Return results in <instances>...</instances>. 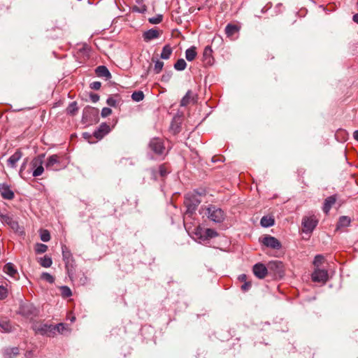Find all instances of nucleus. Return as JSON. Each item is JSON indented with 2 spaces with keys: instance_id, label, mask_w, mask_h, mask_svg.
<instances>
[{
  "instance_id": "obj_35",
  "label": "nucleus",
  "mask_w": 358,
  "mask_h": 358,
  "mask_svg": "<svg viewBox=\"0 0 358 358\" xmlns=\"http://www.w3.org/2000/svg\"><path fill=\"white\" fill-rule=\"evenodd\" d=\"M144 94L142 91H136L131 94V99L135 101H141L143 99Z\"/></svg>"
},
{
  "instance_id": "obj_3",
  "label": "nucleus",
  "mask_w": 358,
  "mask_h": 358,
  "mask_svg": "<svg viewBox=\"0 0 358 358\" xmlns=\"http://www.w3.org/2000/svg\"><path fill=\"white\" fill-rule=\"evenodd\" d=\"M99 109L94 107H85L83 112V120L85 123L92 124L99 121Z\"/></svg>"
},
{
  "instance_id": "obj_26",
  "label": "nucleus",
  "mask_w": 358,
  "mask_h": 358,
  "mask_svg": "<svg viewBox=\"0 0 358 358\" xmlns=\"http://www.w3.org/2000/svg\"><path fill=\"white\" fill-rule=\"evenodd\" d=\"M96 73L99 76L108 78L111 76L110 71L105 66H99L96 69Z\"/></svg>"
},
{
  "instance_id": "obj_32",
  "label": "nucleus",
  "mask_w": 358,
  "mask_h": 358,
  "mask_svg": "<svg viewBox=\"0 0 358 358\" xmlns=\"http://www.w3.org/2000/svg\"><path fill=\"white\" fill-rule=\"evenodd\" d=\"M350 224V218L348 216H341L337 224V229L341 227H346Z\"/></svg>"
},
{
  "instance_id": "obj_25",
  "label": "nucleus",
  "mask_w": 358,
  "mask_h": 358,
  "mask_svg": "<svg viewBox=\"0 0 358 358\" xmlns=\"http://www.w3.org/2000/svg\"><path fill=\"white\" fill-rule=\"evenodd\" d=\"M0 328L1 331L5 333H9L12 331V325L9 320L6 319H2L0 320Z\"/></svg>"
},
{
  "instance_id": "obj_17",
  "label": "nucleus",
  "mask_w": 358,
  "mask_h": 358,
  "mask_svg": "<svg viewBox=\"0 0 358 358\" xmlns=\"http://www.w3.org/2000/svg\"><path fill=\"white\" fill-rule=\"evenodd\" d=\"M336 195H332L329 197H327L324 202V205L322 207V210L325 214H328L329 210H331L332 206L336 203Z\"/></svg>"
},
{
  "instance_id": "obj_24",
  "label": "nucleus",
  "mask_w": 358,
  "mask_h": 358,
  "mask_svg": "<svg viewBox=\"0 0 358 358\" xmlns=\"http://www.w3.org/2000/svg\"><path fill=\"white\" fill-rule=\"evenodd\" d=\"M194 100V94L191 90H188L180 101L181 106H187Z\"/></svg>"
},
{
  "instance_id": "obj_34",
  "label": "nucleus",
  "mask_w": 358,
  "mask_h": 358,
  "mask_svg": "<svg viewBox=\"0 0 358 358\" xmlns=\"http://www.w3.org/2000/svg\"><path fill=\"white\" fill-rule=\"evenodd\" d=\"M187 66V63L183 59H179L174 64V68L177 71H183Z\"/></svg>"
},
{
  "instance_id": "obj_11",
  "label": "nucleus",
  "mask_w": 358,
  "mask_h": 358,
  "mask_svg": "<svg viewBox=\"0 0 358 358\" xmlns=\"http://www.w3.org/2000/svg\"><path fill=\"white\" fill-rule=\"evenodd\" d=\"M262 243L268 248L273 249H280L281 248L280 242L273 236H266L264 237Z\"/></svg>"
},
{
  "instance_id": "obj_53",
  "label": "nucleus",
  "mask_w": 358,
  "mask_h": 358,
  "mask_svg": "<svg viewBox=\"0 0 358 358\" xmlns=\"http://www.w3.org/2000/svg\"><path fill=\"white\" fill-rule=\"evenodd\" d=\"M90 98H91V100L93 101V102H96L99 101V96L97 95V94H91L90 95Z\"/></svg>"
},
{
  "instance_id": "obj_33",
  "label": "nucleus",
  "mask_w": 358,
  "mask_h": 358,
  "mask_svg": "<svg viewBox=\"0 0 358 358\" xmlns=\"http://www.w3.org/2000/svg\"><path fill=\"white\" fill-rule=\"evenodd\" d=\"M40 264L44 268H49L52 264V259L48 256L40 258Z\"/></svg>"
},
{
  "instance_id": "obj_15",
  "label": "nucleus",
  "mask_w": 358,
  "mask_h": 358,
  "mask_svg": "<svg viewBox=\"0 0 358 358\" xmlns=\"http://www.w3.org/2000/svg\"><path fill=\"white\" fill-rule=\"evenodd\" d=\"M110 130V127L107 124L103 123L100 125L99 128L94 132V136L97 139H101Z\"/></svg>"
},
{
  "instance_id": "obj_36",
  "label": "nucleus",
  "mask_w": 358,
  "mask_h": 358,
  "mask_svg": "<svg viewBox=\"0 0 358 358\" xmlns=\"http://www.w3.org/2000/svg\"><path fill=\"white\" fill-rule=\"evenodd\" d=\"M78 107H77V103L76 101H73L72 103H71L69 104V106H68L66 110H67V113L70 115H75L77 111H78Z\"/></svg>"
},
{
  "instance_id": "obj_38",
  "label": "nucleus",
  "mask_w": 358,
  "mask_h": 358,
  "mask_svg": "<svg viewBox=\"0 0 358 358\" xmlns=\"http://www.w3.org/2000/svg\"><path fill=\"white\" fill-rule=\"evenodd\" d=\"M48 246L43 243H37L35 246V251L38 254H42L47 251Z\"/></svg>"
},
{
  "instance_id": "obj_13",
  "label": "nucleus",
  "mask_w": 358,
  "mask_h": 358,
  "mask_svg": "<svg viewBox=\"0 0 358 358\" xmlns=\"http://www.w3.org/2000/svg\"><path fill=\"white\" fill-rule=\"evenodd\" d=\"M0 193L4 199L12 200L14 198V192L6 183L0 184Z\"/></svg>"
},
{
  "instance_id": "obj_45",
  "label": "nucleus",
  "mask_w": 358,
  "mask_h": 358,
  "mask_svg": "<svg viewBox=\"0 0 358 358\" xmlns=\"http://www.w3.org/2000/svg\"><path fill=\"white\" fill-rule=\"evenodd\" d=\"M159 174L162 177L166 176L169 172L170 170L165 164H162L159 166Z\"/></svg>"
},
{
  "instance_id": "obj_2",
  "label": "nucleus",
  "mask_w": 358,
  "mask_h": 358,
  "mask_svg": "<svg viewBox=\"0 0 358 358\" xmlns=\"http://www.w3.org/2000/svg\"><path fill=\"white\" fill-rule=\"evenodd\" d=\"M62 258L65 263V267L66 270V273L69 277L71 280L73 279V272H74V264L75 261L73 257V255L69 249V248L62 245Z\"/></svg>"
},
{
  "instance_id": "obj_5",
  "label": "nucleus",
  "mask_w": 358,
  "mask_h": 358,
  "mask_svg": "<svg viewBox=\"0 0 358 358\" xmlns=\"http://www.w3.org/2000/svg\"><path fill=\"white\" fill-rule=\"evenodd\" d=\"M329 278L328 271L324 268H315L311 279L315 282L324 284Z\"/></svg>"
},
{
  "instance_id": "obj_51",
  "label": "nucleus",
  "mask_w": 358,
  "mask_h": 358,
  "mask_svg": "<svg viewBox=\"0 0 358 358\" xmlns=\"http://www.w3.org/2000/svg\"><path fill=\"white\" fill-rule=\"evenodd\" d=\"M101 86V83L99 81H94L90 84V88L94 90H99Z\"/></svg>"
},
{
  "instance_id": "obj_23",
  "label": "nucleus",
  "mask_w": 358,
  "mask_h": 358,
  "mask_svg": "<svg viewBox=\"0 0 358 358\" xmlns=\"http://www.w3.org/2000/svg\"><path fill=\"white\" fill-rule=\"evenodd\" d=\"M121 102V98L120 95L115 94L107 99L106 103L108 106L112 107H117Z\"/></svg>"
},
{
  "instance_id": "obj_48",
  "label": "nucleus",
  "mask_w": 358,
  "mask_h": 358,
  "mask_svg": "<svg viewBox=\"0 0 358 358\" xmlns=\"http://www.w3.org/2000/svg\"><path fill=\"white\" fill-rule=\"evenodd\" d=\"M2 220L3 222H6L7 224H10L12 228H14L15 226L17 225V223L13 221L12 219L8 217V215H3L2 216Z\"/></svg>"
},
{
  "instance_id": "obj_14",
  "label": "nucleus",
  "mask_w": 358,
  "mask_h": 358,
  "mask_svg": "<svg viewBox=\"0 0 358 358\" xmlns=\"http://www.w3.org/2000/svg\"><path fill=\"white\" fill-rule=\"evenodd\" d=\"M162 34L161 30L157 29H150L145 31L143 34V40L146 42L159 38Z\"/></svg>"
},
{
  "instance_id": "obj_6",
  "label": "nucleus",
  "mask_w": 358,
  "mask_h": 358,
  "mask_svg": "<svg viewBox=\"0 0 358 358\" xmlns=\"http://www.w3.org/2000/svg\"><path fill=\"white\" fill-rule=\"evenodd\" d=\"M317 223L318 220L315 215L304 217L302 220L303 231L306 233L312 232L317 225Z\"/></svg>"
},
{
  "instance_id": "obj_54",
  "label": "nucleus",
  "mask_w": 358,
  "mask_h": 358,
  "mask_svg": "<svg viewBox=\"0 0 358 358\" xmlns=\"http://www.w3.org/2000/svg\"><path fill=\"white\" fill-rule=\"evenodd\" d=\"M238 280L244 283L247 281V275L245 274H241L238 276Z\"/></svg>"
},
{
  "instance_id": "obj_58",
  "label": "nucleus",
  "mask_w": 358,
  "mask_h": 358,
  "mask_svg": "<svg viewBox=\"0 0 358 358\" xmlns=\"http://www.w3.org/2000/svg\"><path fill=\"white\" fill-rule=\"evenodd\" d=\"M169 78V76H163V79L164 80H165V79L168 80Z\"/></svg>"
},
{
  "instance_id": "obj_59",
  "label": "nucleus",
  "mask_w": 358,
  "mask_h": 358,
  "mask_svg": "<svg viewBox=\"0 0 358 358\" xmlns=\"http://www.w3.org/2000/svg\"><path fill=\"white\" fill-rule=\"evenodd\" d=\"M83 135H84L85 138H86V136H88V134L86 133H85Z\"/></svg>"
},
{
  "instance_id": "obj_9",
  "label": "nucleus",
  "mask_w": 358,
  "mask_h": 358,
  "mask_svg": "<svg viewBox=\"0 0 358 358\" xmlns=\"http://www.w3.org/2000/svg\"><path fill=\"white\" fill-rule=\"evenodd\" d=\"M18 313L26 317H33L36 316L37 310L32 304L26 303L20 305Z\"/></svg>"
},
{
  "instance_id": "obj_42",
  "label": "nucleus",
  "mask_w": 358,
  "mask_h": 358,
  "mask_svg": "<svg viewBox=\"0 0 358 358\" xmlns=\"http://www.w3.org/2000/svg\"><path fill=\"white\" fill-rule=\"evenodd\" d=\"M164 66V62L159 60H157L155 64L154 71L155 73H159Z\"/></svg>"
},
{
  "instance_id": "obj_19",
  "label": "nucleus",
  "mask_w": 358,
  "mask_h": 358,
  "mask_svg": "<svg viewBox=\"0 0 358 358\" xmlns=\"http://www.w3.org/2000/svg\"><path fill=\"white\" fill-rule=\"evenodd\" d=\"M38 331L42 334V335H47L48 336H54L53 331L54 328L53 325L51 324H42L40 328L38 329Z\"/></svg>"
},
{
  "instance_id": "obj_47",
  "label": "nucleus",
  "mask_w": 358,
  "mask_h": 358,
  "mask_svg": "<svg viewBox=\"0 0 358 358\" xmlns=\"http://www.w3.org/2000/svg\"><path fill=\"white\" fill-rule=\"evenodd\" d=\"M323 260H324V257L322 255H316L315 257V259H314V261H313V264H314L315 267V268H319V266L323 262Z\"/></svg>"
},
{
  "instance_id": "obj_41",
  "label": "nucleus",
  "mask_w": 358,
  "mask_h": 358,
  "mask_svg": "<svg viewBox=\"0 0 358 358\" xmlns=\"http://www.w3.org/2000/svg\"><path fill=\"white\" fill-rule=\"evenodd\" d=\"M54 331L53 334H55V332H58L60 334H62L64 331L66 329V326L63 323H59L57 325H53Z\"/></svg>"
},
{
  "instance_id": "obj_18",
  "label": "nucleus",
  "mask_w": 358,
  "mask_h": 358,
  "mask_svg": "<svg viewBox=\"0 0 358 358\" xmlns=\"http://www.w3.org/2000/svg\"><path fill=\"white\" fill-rule=\"evenodd\" d=\"M3 271L5 273L8 275L9 276L16 278V275H17V271L15 268V266L12 263H7L4 265Z\"/></svg>"
},
{
  "instance_id": "obj_37",
  "label": "nucleus",
  "mask_w": 358,
  "mask_h": 358,
  "mask_svg": "<svg viewBox=\"0 0 358 358\" xmlns=\"http://www.w3.org/2000/svg\"><path fill=\"white\" fill-rule=\"evenodd\" d=\"M61 294L64 298H68L72 295L71 289L67 286H62L61 288Z\"/></svg>"
},
{
  "instance_id": "obj_39",
  "label": "nucleus",
  "mask_w": 358,
  "mask_h": 358,
  "mask_svg": "<svg viewBox=\"0 0 358 358\" xmlns=\"http://www.w3.org/2000/svg\"><path fill=\"white\" fill-rule=\"evenodd\" d=\"M41 278L50 283H53L55 281V278L52 275L46 272H43L41 274Z\"/></svg>"
},
{
  "instance_id": "obj_55",
  "label": "nucleus",
  "mask_w": 358,
  "mask_h": 358,
  "mask_svg": "<svg viewBox=\"0 0 358 358\" xmlns=\"http://www.w3.org/2000/svg\"><path fill=\"white\" fill-rule=\"evenodd\" d=\"M354 138L358 141V130L355 131L353 134Z\"/></svg>"
},
{
  "instance_id": "obj_21",
  "label": "nucleus",
  "mask_w": 358,
  "mask_h": 358,
  "mask_svg": "<svg viewBox=\"0 0 358 358\" xmlns=\"http://www.w3.org/2000/svg\"><path fill=\"white\" fill-rule=\"evenodd\" d=\"M268 267L275 273H280L283 270V264L280 261H271L269 262Z\"/></svg>"
},
{
  "instance_id": "obj_12",
  "label": "nucleus",
  "mask_w": 358,
  "mask_h": 358,
  "mask_svg": "<svg viewBox=\"0 0 358 358\" xmlns=\"http://www.w3.org/2000/svg\"><path fill=\"white\" fill-rule=\"evenodd\" d=\"M252 271L255 275L259 279H264L268 273L267 268L262 263L255 264Z\"/></svg>"
},
{
  "instance_id": "obj_22",
  "label": "nucleus",
  "mask_w": 358,
  "mask_h": 358,
  "mask_svg": "<svg viewBox=\"0 0 358 358\" xmlns=\"http://www.w3.org/2000/svg\"><path fill=\"white\" fill-rule=\"evenodd\" d=\"M239 31V27L233 24H228L225 27V34L229 38H232L233 36L238 33Z\"/></svg>"
},
{
  "instance_id": "obj_16",
  "label": "nucleus",
  "mask_w": 358,
  "mask_h": 358,
  "mask_svg": "<svg viewBox=\"0 0 358 358\" xmlns=\"http://www.w3.org/2000/svg\"><path fill=\"white\" fill-rule=\"evenodd\" d=\"M22 153L20 150H17L13 155H12L7 161L8 166L10 168H15L17 162L21 159Z\"/></svg>"
},
{
  "instance_id": "obj_40",
  "label": "nucleus",
  "mask_w": 358,
  "mask_h": 358,
  "mask_svg": "<svg viewBox=\"0 0 358 358\" xmlns=\"http://www.w3.org/2000/svg\"><path fill=\"white\" fill-rule=\"evenodd\" d=\"M8 291L6 286L0 285V300H3L8 296Z\"/></svg>"
},
{
  "instance_id": "obj_28",
  "label": "nucleus",
  "mask_w": 358,
  "mask_h": 358,
  "mask_svg": "<svg viewBox=\"0 0 358 358\" xmlns=\"http://www.w3.org/2000/svg\"><path fill=\"white\" fill-rule=\"evenodd\" d=\"M172 48L169 45L164 46L160 55V57L163 59H169L172 54Z\"/></svg>"
},
{
  "instance_id": "obj_44",
  "label": "nucleus",
  "mask_w": 358,
  "mask_h": 358,
  "mask_svg": "<svg viewBox=\"0 0 358 358\" xmlns=\"http://www.w3.org/2000/svg\"><path fill=\"white\" fill-rule=\"evenodd\" d=\"M139 6H135L132 8L133 11L143 13L147 10V6L145 4H138Z\"/></svg>"
},
{
  "instance_id": "obj_7",
  "label": "nucleus",
  "mask_w": 358,
  "mask_h": 358,
  "mask_svg": "<svg viewBox=\"0 0 358 358\" xmlns=\"http://www.w3.org/2000/svg\"><path fill=\"white\" fill-rule=\"evenodd\" d=\"M195 234L201 241L208 240L218 236V233L215 229H202L200 227L196 229Z\"/></svg>"
},
{
  "instance_id": "obj_46",
  "label": "nucleus",
  "mask_w": 358,
  "mask_h": 358,
  "mask_svg": "<svg viewBox=\"0 0 358 358\" xmlns=\"http://www.w3.org/2000/svg\"><path fill=\"white\" fill-rule=\"evenodd\" d=\"M41 239L43 242H48L50 239V234L48 230H43L41 233Z\"/></svg>"
},
{
  "instance_id": "obj_50",
  "label": "nucleus",
  "mask_w": 358,
  "mask_h": 358,
  "mask_svg": "<svg viewBox=\"0 0 358 358\" xmlns=\"http://www.w3.org/2000/svg\"><path fill=\"white\" fill-rule=\"evenodd\" d=\"M112 113V110L110 108H103L101 110V116L103 117H106Z\"/></svg>"
},
{
  "instance_id": "obj_10",
  "label": "nucleus",
  "mask_w": 358,
  "mask_h": 358,
  "mask_svg": "<svg viewBox=\"0 0 358 358\" xmlns=\"http://www.w3.org/2000/svg\"><path fill=\"white\" fill-rule=\"evenodd\" d=\"M48 170L58 171L62 168L60 163L59 157L57 155H52L48 158L45 164Z\"/></svg>"
},
{
  "instance_id": "obj_20",
  "label": "nucleus",
  "mask_w": 358,
  "mask_h": 358,
  "mask_svg": "<svg viewBox=\"0 0 358 358\" xmlns=\"http://www.w3.org/2000/svg\"><path fill=\"white\" fill-rule=\"evenodd\" d=\"M213 50L211 49V47L208 45L206 46L203 52V60L204 62H206L207 64H211L213 62V57H212Z\"/></svg>"
},
{
  "instance_id": "obj_4",
  "label": "nucleus",
  "mask_w": 358,
  "mask_h": 358,
  "mask_svg": "<svg viewBox=\"0 0 358 358\" xmlns=\"http://www.w3.org/2000/svg\"><path fill=\"white\" fill-rule=\"evenodd\" d=\"M201 203L198 196L194 194H188L185 196V204L187 208L186 214H192Z\"/></svg>"
},
{
  "instance_id": "obj_27",
  "label": "nucleus",
  "mask_w": 358,
  "mask_h": 358,
  "mask_svg": "<svg viewBox=\"0 0 358 358\" xmlns=\"http://www.w3.org/2000/svg\"><path fill=\"white\" fill-rule=\"evenodd\" d=\"M196 56V47L192 46L185 51V58L187 61H193Z\"/></svg>"
},
{
  "instance_id": "obj_57",
  "label": "nucleus",
  "mask_w": 358,
  "mask_h": 358,
  "mask_svg": "<svg viewBox=\"0 0 358 358\" xmlns=\"http://www.w3.org/2000/svg\"><path fill=\"white\" fill-rule=\"evenodd\" d=\"M136 1L138 4H143L144 0H136Z\"/></svg>"
},
{
  "instance_id": "obj_43",
  "label": "nucleus",
  "mask_w": 358,
  "mask_h": 358,
  "mask_svg": "<svg viewBox=\"0 0 358 358\" xmlns=\"http://www.w3.org/2000/svg\"><path fill=\"white\" fill-rule=\"evenodd\" d=\"M43 171L44 168L43 166V164H39V166L36 167V169H34L32 175L34 177H38L41 176Z\"/></svg>"
},
{
  "instance_id": "obj_29",
  "label": "nucleus",
  "mask_w": 358,
  "mask_h": 358,
  "mask_svg": "<svg viewBox=\"0 0 358 358\" xmlns=\"http://www.w3.org/2000/svg\"><path fill=\"white\" fill-rule=\"evenodd\" d=\"M19 354L17 348H7L4 350L3 356L5 358H13Z\"/></svg>"
},
{
  "instance_id": "obj_1",
  "label": "nucleus",
  "mask_w": 358,
  "mask_h": 358,
  "mask_svg": "<svg viewBox=\"0 0 358 358\" xmlns=\"http://www.w3.org/2000/svg\"><path fill=\"white\" fill-rule=\"evenodd\" d=\"M201 213L210 220L216 222H222L226 217L225 213L220 208L213 205L202 208Z\"/></svg>"
},
{
  "instance_id": "obj_52",
  "label": "nucleus",
  "mask_w": 358,
  "mask_h": 358,
  "mask_svg": "<svg viewBox=\"0 0 358 358\" xmlns=\"http://www.w3.org/2000/svg\"><path fill=\"white\" fill-rule=\"evenodd\" d=\"M251 286H252V283L250 282H245L241 286V289L244 292H246L250 289Z\"/></svg>"
},
{
  "instance_id": "obj_30",
  "label": "nucleus",
  "mask_w": 358,
  "mask_h": 358,
  "mask_svg": "<svg viewBox=\"0 0 358 358\" xmlns=\"http://www.w3.org/2000/svg\"><path fill=\"white\" fill-rule=\"evenodd\" d=\"M44 157H45L44 155H40L32 159V161L31 162V166L33 170L36 169V167H38L39 166V164H43Z\"/></svg>"
},
{
  "instance_id": "obj_8",
  "label": "nucleus",
  "mask_w": 358,
  "mask_h": 358,
  "mask_svg": "<svg viewBox=\"0 0 358 358\" xmlns=\"http://www.w3.org/2000/svg\"><path fill=\"white\" fill-rule=\"evenodd\" d=\"M149 148L157 155H162L165 151L164 141L160 138H153L149 143Z\"/></svg>"
},
{
  "instance_id": "obj_31",
  "label": "nucleus",
  "mask_w": 358,
  "mask_h": 358,
  "mask_svg": "<svg viewBox=\"0 0 358 358\" xmlns=\"http://www.w3.org/2000/svg\"><path fill=\"white\" fill-rule=\"evenodd\" d=\"M262 226L269 227L274 224V219L271 217L264 216L260 221Z\"/></svg>"
},
{
  "instance_id": "obj_56",
  "label": "nucleus",
  "mask_w": 358,
  "mask_h": 358,
  "mask_svg": "<svg viewBox=\"0 0 358 358\" xmlns=\"http://www.w3.org/2000/svg\"><path fill=\"white\" fill-rule=\"evenodd\" d=\"M353 20L358 23V13L355 14L354 16H353Z\"/></svg>"
},
{
  "instance_id": "obj_49",
  "label": "nucleus",
  "mask_w": 358,
  "mask_h": 358,
  "mask_svg": "<svg viewBox=\"0 0 358 358\" xmlns=\"http://www.w3.org/2000/svg\"><path fill=\"white\" fill-rule=\"evenodd\" d=\"M163 16L162 15H158L156 17H151L149 19V22L153 24H157L160 23L162 21Z\"/></svg>"
}]
</instances>
